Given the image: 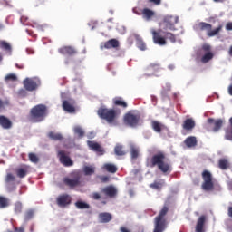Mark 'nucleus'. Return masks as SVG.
I'll return each instance as SVG.
<instances>
[{
  "mask_svg": "<svg viewBox=\"0 0 232 232\" xmlns=\"http://www.w3.org/2000/svg\"><path fill=\"white\" fill-rule=\"evenodd\" d=\"M166 159L165 153L159 151L154 154L152 158L148 161V167L159 169L163 175H169L172 171V168L169 162L164 161Z\"/></svg>",
  "mask_w": 232,
  "mask_h": 232,
  "instance_id": "nucleus-1",
  "label": "nucleus"
},
{
  "mask_svg": "<svg viewBox=\"0 0 232 232\" xmlns=\"http://www.w3.org/2000/svg\"><path fill=\"white\" fill-rule=\"evenodd\" d=\"M48 116V108L44 104L34 105L29 111V119L34 123L43 122Z\"/></svg>",
  "mask_w": 232,
  "mask_h": 232,
  "instance_id": "nucleus-2",
  "label": "nucleus"
},
{
  "mask_svg": "<svg viewBox=\"0 0 232 232\" xmlns=\"http://www.w3.org/2000/svg\"><path fill=\"white\" fill-rule=\"evenodd\" d=\"M152 36L153 43L157 45H167V39L170 40L171 44L176 43V35L173 33L162 31V29L153 30Z\"/></svg>",
  "mask_w": 232,
  "mask_h": 232,
  "instance_id": "nucleus-3",
  "label": "nucleus"
},
{
  "mask_svg": "<svg viewBox=\"0 0 232 232\" xmlns=\"http://www.w3.org/2000/svg\"><path fill=\"white\" fill-rule=\"evenodd\" d=\"M169 211V208L167 205L162 207L161 211H160L159 216L154 218V230L153 232H164L166 228L164 218L167 216Z\"/></svg>",
  "mask_w": 232,
  "mask_h": 232,
  "instance_id": "nucleus-4",
  "label": "nucleus"
},
{
  "mask_svg": "<svg viewBox=\"0 0 232 232\" xmlns=\"http://www.w3.org/2000/svg\"><path fill=\"white\" fill-rule=\"evenodd\" d=\"M97 115L109 124H113L116 122L118 113L116 110L113 109L100 108L99 111H97Z\"/></svg>",
  "mask_w": 232,
  "mask_h": 232,
  "instance_id": "nucleus-5",
  "label": "nucleus"
},
{
  "mask_svg": "<svg viewBox=\"0 0 232 232\" xmlns=\"http://www.w3.org/2000/svg\"><path fill=\"white\" fill-rule=\"evenodd\" d=\"M201 177L203 178V184H201V188L207 192L212 191L215 188V185L213 184V177L211 172L208 170H204L203 173H201Z\"/></svg>",
  "mask_w": 232,
  "mask_h": 232,
  "instance_id": "nucleus-6",
  "label": "nucleus"
},
{
  "mask_svg": "<svg viewBox=\"0 0 232 232\" xmlns=\"http://www.w3.org/2000/svg\"><path fill=\"white\" fill-rule=\"evenodd\" d=\"M72 178H64L63 184L69 187L70 188H74L76 187L82 186L81 181V174L79 173H72L71 174Z\"/></svg>",
  "mask_w": 232,
  "mask_h": 232,
  "instance_id": "nucleus-7",
  "label": "nucleus"
},
{
  "mask_svg": "<svg viewBox=\"0 0 232 232\" xmlns=\"http://www.w3.org/2000/svg\"><path fill=\"white\" fill-rule=\"evenodd\" d=\"M140 121V114H132L131 112H129L124 115V124L131 128L137 127Z\"/></svg>",
  "mask_w": 232,
  "mask_h": 232,
  "instance_id": "nucleus-8",
  "label": "nucleus"
},
{
  "mask_svg": "<svg viewBox=\"0 0 232 232\" xmlns=\"http://www.w3.org/2000/svg\"><path fill=\"white\" fill-rule=\"evenodd\" d=\"M39 80L35 78H27L23 81V85L27 92H34L39 87Z\"/></svg>",
  "mask_w": 232,
  "mask_h": 232,
  "instance_id": "nucleus-9",
  "label": "nucleus"
},
{
  "mask_svg": "<svg viewBox=\"0 0 232 232\" xmlns=\"http://www.w3.org/2000/svg\"><path fill=\"white\" fill-rule=\"evenodd\" d=\"M58 159H60V163L66 168L74 166V161H72V158L63 150L58 151Z\"/></svg>",
  "mask_w": 232,
  "mask_h": 232,
  "instance_id": "nucleus-10",
  "label": "nucleus"
},
{
  "mask_svg": "<svg viewBox=\"0 0 232 232\" xmlns=\"http://www.w3.org/2000/svg\"><path fill=\"white\" fill-rule=\"evenodd\" d=\"M179 23L178 16L168 15L163 18V24H165V30L176 31L175 24Z\"/></svg>",
  "mask_w": 232,
  "mask_h": 232,
  "instance_id": "nucleus-11",
  "label": "nucleus"
},
{
  "mask_svg": "<svg viewBox=\"0 0 232 232\" xmlns=\"http://www.w3.org/2000/svg\"><path fill=\"white\" fill-rule=\"evenodd\" d=\"M207 122L208 128H212L213 132H218L224 125V121L221 119L215 120L213 118H208Z\"/></svg>",
  "mask_w": 232,
  "mask_h": 232,
  "instance_id": "nucleus-12",
  "label": "nucleus"
},
{
  "mask_svg": "<svg viewBox=\"0 0 232 232\" xmlns=\"http://www.w3.org/2000/svg\"><path fill=\"white\" fill-rule=\"evenodd\" d=\"M72 204V196L68 194H62L57 197V205L60 208H66Z\"/></svg>",
  "mask_w": 232,
  "mask_h": 232,
  "instance_id": "nucleus-13",
  "label": "nucleus"
},
{
  "mask_svg": "<svg viewBox=\"0 0 232 232\" xmlns=\"http://www.w3.org/2000/svg\"><path fill=\"white\" fill-rule=\"evenodd\" d=\"M30 173V166L22 165L15 169V174L19 179H24Z\"/></svg>",
  "mask_w": 232,
  "mask_h": 232,
  "instance_id": "nucleus-14",
  "label": "nucleus"
},
{
  "mask_svg": "<svg viewBox=\"0 0 232 232\" xmlns=\"http://www.w3.org/2000/svg\"><path fill=\"white\" fill-rule=\"evenodd\" d=\"M120 48V42L117 39H111L108 42H105L102 45V50H111Z\"/></svg>",
  "mask_w": 232,
  "mask_h": 232,
  "instance_id": "nucleus-15",
  "label": "nucleus"
},
{
  "mask_svg": "<svg viewBox=\"0 0 232 232\" xmlns=\"http://www.w3.org/2000/svg\"><path fill=\"white\" fill-rule=\"evenodd\" d=\"M58 53H60L62 55L73 56L78 53V51H76V49L72 46H63L58 49Z\"/></svg>",
  "mask_w": 232,
  "mask_h": 232,
  "instance_id": "nucleus-16",
  "label": "nucleus"
},
{
  "mask_svg": "<svg viewBox=\"0 0 232 232\" xmlns=\"http://www.w3.org/2000/svg\"><path fill=\"white\" fill-rule=\"evenodd\" d=\"M102 193L111 198L117 196V188L113 186H108L102 189Z\"/></svg>",
  "mask_w": 232,
  "mask_h": 232,
  "instance_id": "nucleus-17",
  "label": "nucleus"
},
{
  "mask_svg": "<svg viewBox=\"0 0 232 232\" xmlns=\"http://www.w3.org/2000/svg\"><path fill=\"white\" fill-rule=\"evenodd\" d=\"M0 126L4 130H10L13 128V122L6 116L0 115Z\"/></svg>",
  "mask_w": 232,
  "mask_h": 232,
  "instance_id": "nucleus-18",
  "label": "nucleus"
},
{
  "mask_svg": "<svg viewBox=\"0 0 232 232\" xmlns=\"http://www.w3.org/2000/svg\"><path fill=\"white\" fill-rule=\"evenodd\" d=\"M185 130L191 131L195 128V121L192 118L186 119L182 124Z\"/></svg>",
  "mask_w": 232,
  "mask_h": 232,
  "instance_id": "nucleus-19",
  "label": "nucleus"
},
{
  "mask_svg": "<svg viewBox=\"0 0 232 232\" xmlns=\"http://www.w3.org/2000/svg\"><path fill=\"white\" fill-rule=\"evenodd\" d=\"M99 219L100 222H102V224H108L111 221V219H113V217L108 212H103L102 214H99Z\"/></svg>",
  "mask_w": 232,
  "mask_h": 232,
  "instance_id": "nucleus-20",
  "label": "nucleus"
},
{
  "mask_svg": "<svg viewBox=\"0 0 232 232\" xmlns=\"http://www.w3.org/2000/svg\"><path fill=\"white\" fill-rule=\"evenodd\" d=\"M89 149L92 150L97 152V153H103L104 150L102 149V146L99 145V143H96L95 141H87Z\"/></svg>",
  "mask_w": 232,
  "mask_h": 232,
  "instance_id": "nucleus-21",
  "label": "nucleus"
},
{
  "mask_svg": "<svg viewBox=\"0 0 232 232\" xmlns=\"http://www.w3.org/2000/svg\"><path fill=\"white\" fill-rule=\"evenodd\" d=\"M228 127L225 129V140L232 141V117L228 119Z\"/></svg>",
  "mask_w": 232,
  "mask_h": 232,
  "instance_id": "nucleus-22",
  "label": "nucleus"
},
{
  "mask_svg": "<svg viewBox=\"0 0 232 232\" xmlns=\"http://www.w3.org/2000/svg\"><path fill=\"white\" fill-rule=\"evenodd\" d=\"M204 224H206V216H200L196 224V232H205Z\"/></svg>",
  "mask_w": 232,
  "mask_h": 232,
  "instance_id": "nucleus-23",
  "label": "nucleus"
},
{
  "mask_svg": "<svg viewBox=\"0 0 232 232\" xmlns=\"http://www.w3.org/2000/svg\"><path fill=\"white\" fill-rule=\"evenodd\" d=\"M62 108H63L64 111H67L69 113H74L75 108L73 105H72L68 101H63L62 103Z\"/></svg>",
  "mask_w": 232,
  "mask_h": 232,
  "instance_id": "nucleus-24",
  "label": "nucleus"
},
{
  "mask_svg": "<svg viewBox=\"0 0 232 232\" xmlns=\"http://www.w3.org/2000/svg\"><path fill=\"white\" fill-rule=\"evenodd\" d=\"M103 169H105L106 171H108L111 174H116L118 168L116 165H114L112 163H105V164H103Z\"/></svg>",
  "mask_w": 232,
  "mask_h": 232,
  "instance_id": "nucleus-25",
  "label": "nucleus"
},
{
  "mask_svg": "<svg viewBox=\"0 0 232 232\" xmlns=\"http://www.w3.org/2000/svg\"><path fill=\"white\" fill-rule=\"evenodd\" d=\"M218 168L222 170H227L230 168L229 160L227 159H219L218 160Z\"/></svg>",
  "mask_w": 232,
  "mask_h": 232,
  "instance_id": "nucleus-26",
  "label": "nucleus"
},
{
  "mask_svg": "<svg viewBox=\"0 0 232 232\" xmlns=\"http://www.w3.org/2000/svg\"><path fill=\"white\" fill-rule=\"evenodd\" d=\"M130 159L137 160L139 157V149L134 144L130 145Z\"/></svg>",
  "mask_w": 232,
  "mask_h": 232,
  "instance_id": "nucleus-27",
  "label": "nucleus"
},
{
  "mask_svg": "<svg viewBox=\"0 0 232 232\" xmlns=\"http://www.w3.org/2000/svg\"><path fill=\"white\" fill-rule=\"evenodd\" d=\"M112 103H114L115 106L121 107V108H128V103L122 100V98H114L112 100Z\"/></svg>",
  "mask_w": 232,
  "mask_h": 232,
  "instance_id": "nucleus-28",
  "label": "nucleus"
},
{
  "mask_svg": "<svg viewBox=\"0 0 232 232\" xmlns=\"http://www.w3.org/2000/svg\"><path fill=\"white\" fill-rule=\"evenodd\" d=\"M10 206V199L6 197L0 196V209H5Z\"/></svg>",
  "mask_w": 232,
  "mask_h": 232,
  "instance_id": "nucleus-29",
  "label": "nucleus"
},
{
  "mask_svg": "<svg viewBox=\"0 0 232 232\" xmlns=\"http://www.w3.org/2000/svg\"><path fill=\"white\" fill-rule=\"evenodd\" d=\"M185 144L188 148L196 147L198 144L197 138L196 137H188L185 140Z\"/></svg>",
  "mask_w": 232,
  "mask_h": 232,
  "instance_id": "nucleus-30",
  "label": "nucleus"
},
{
  "mask_svg": "<svg viewBox=\"0 0 232 232\" xmlns=\"http://www.w3.org/2000/svg\"><path fill=\"white\" fill-rule=\"evenodd\" d=\"M155 16V13L149 8H144L143 9V18L147 21H150V19Z\"/></svg>",
  "mask_w": 232,
  "mask_h": 232,
  "instance_id": "nucleus-31",
  "label": "nucleus"
},
{
  "mask_svg": "<svg viewBox=\"0 0 232 232\" xmlns=\"http://www.w3.org/2000/svg\"><path fill=\"white\" fill-rule=\"evenodd\" d=\"M198 28L200 31H211L212 30V24L208 23L200 22L198 24Z\"/></svg>",
  "mask_w": 232,
  "mask_h": 232,
  "instance_id": "nucleus-32",
  "label": "nucleus"
},
{
  "mask_svg": "<svg viewBox=\"0 0 232 232\" xmlns=\"http://www.w3.org/2000/svg\"><path fill=\"white\" fill-rule=\"evenodd\" d=\"M221 30H222V25H218V27H217L216 29L208 30L207 35L208 37H215L221 32Z\"/></svg>",
  "mask_w": 232,
  "mask_h": 232,
  "instance_id": "nucleus-33",
  "label": "nucleus"
},
{
  "mask_svg": "<svg viewBox=\"0 0 232 232\" xmlns=\"http://www.w3.org/2000/svg\"><path fill=\"white\" fill-rule=\"evenodd\" d=\"M152 129L157 133H160L162 131V129H164V125H162L160 122L153 121H152Z\"/></svg>",
  "mask_w": 232,
  "mask_h": 232,
  "instance_id": "nucleus-34",
  "label": "nucleus"
},
{
  "mask_svg": "<svg viewBox=\"0 0 232 232\" xmlns=\"http://www.w3.org/2000/svg\"><path fill=\"white\" fill-rule=\"evenodd\" d=\"M47 137L53 140H63V134L50 131Z\"/></svg>",
  "mask_w": 232,
  "mask_h": 232,
  "instance_id": "nucleus-35",
  "label": "nucleus"
},
{
  "mask_svg": "<svg viewBox=\"0 0 232 232\" xmlns=\"http://www.w3.org/2000/svg\"><path fill=\"white\" fill-rule=\"evenodd\" d=\"M0 48L6 51L8 53H12V45L7 42H0Z\"/></svg>",
  "mask_w": 232,
  "mask_h": 232,
  "instance_id": "nucleus-36",
  "label": "nucleus"
},
{
  "mask_svg": "<svg viewBox=\"0 0 232 232\" xmlns=\"http://www.w3.org/2000/svg\"><path fill=\"white\" fill-rule=\"evenodd\" d=\"M75 208L78 209H90V205L83 201H76Z\"/></svg>",
  "mask_w": 232,
  "mask_h": 232,
  "instance_id": "nucleus-37",
  "label": "nucleus"
},
{
  "mask_svg": "<svg viewBox=\"0 0 232 232\" xmlns=\"http://www.w3.org/2000/svg\"><path fill=\"white\" fill-rule=\"evenodd\" d=\"M115 155L117 156H125L126 151L123 150L122 145H116L114 149Z\"/></svg>",
  "mask_w": 232,
  "mask_h": 232,
  "instance_id": "nucleus-38",
  "label": "nucleus"
},
{
  "mask_svg": "<svg viewBox=\"0 0 232 232\" xmlns=\"http://www.w3.org/2000/svg\"><path fill=\"white\" fill-rule=\"evenodd\" d=\"M162 186H164V180H160L154 181L152 184L150 185V188L153 189H161Z\"/></svg>",
  "mask_w": 232,
  "mask_h": 232,
  "instance_id": "nucleus-39",
  "label": "nucleus"
},
{
  "mask_svg": "<svg viewBox=\"0 0 232 232\" xmlns=\"http://www.w3.org/2000/svg\"><path fill=\"white\" fill-rule=\"evenodd\" d=\"M213 59V53L212 52H208L207 53L204 54V56L201 58V63H207L209 61Z\"/></svg>",
  "mask_w": 232,
  "mask_h": 232,
  "instance_id": "nucleus-40",
  "label": "nucleus"
},
{
  "mask_svg": "<svg viewBox=\"0 0 232 232\" xmlns=\"http://www.w3.org/2000/svg\"><path fill=\"white\" fill-rule=\"evenodd\" d=\"M22 210H23V205L20 201L16 202L14 205V212L16 214V215H19L22 213Z\"/></svg>",
  "mask_w": 232,
  "mask_h": 232,
  "instance_id": "nucleus-41",
  "label": "nucleus"
},
{
  "mask_svg": "<svg viewBox=\"0 0 232 232\" xmlns=\"http://www.w3.org/2000/svg\"><path fill=\"white\" fill-rule=\"evenodd\" d=\"M136 47L139 48V50L140 51L147 50L146 44L141 39H138V41H136Z\"/></svg>",
  "mask_w": 232,
  "mask_h": 232,
  "instance_id": "nucleus-42",
  "label": "nucleus"
},
{
  "mask_svg": "<svg viewBox=\"0 0 232 232\" xmlns=\"http://www.w3.org/2000/svg\"><path fill=\"white\" fill-rule=\"evenodd\" d=\"M29 161L34 164H37L39 162V158L36 156L35 153H29L28 154Z\"/></svg>",
  "mask_w": 232,
  "mask_h": 232,
  "instance_id": "nucleus-43",
  "label": "nucleus"
},
{
  "mask_svg": "<svg viewBox=\"0 0 232 232\" xmlns=\"http://www.w3.org/2000/svg\"><path fill=\"white\" fill-rule=\"evenodd\" d=\"M84 174H85V176H91L92 174H95V169L92 168L90 166H85L84 167Z\"/></svg>",
  "mask_w": 232,
  "mask_h": 232,
  "instance_id": "nucleus-44",
  "label": "nucleus"
},
{
  "mask_svg": "<svg viewBox=\"0 0 232 232\" xmlns=\"http://www.w3.org/2000/svg\"><path fill=\"white\" fill-rule=\"evenodd\" d=\"M73 132L79 136V138H83L84 137V131L81 127H75L73 128Z\"/></svg>",
  "mask_w": 232,
  "mask_h": 232,
  "instance_id": "nucleus-45",
  "label": "nucleus"
},
{
  "mask_svg": "<svg viewBox=\"0 0 232 232\" xmlns=\"http://www.w3.org/2000/svg\"><path fill=\"white\" fill-rule=\"evenodd\" d=\"M5 81L6 82H16L18 81V78L16 77L15 74H7L6 77H5Z\"/></svg>",
  "mask_w": 232,
  "mask_h": 232,
  "instance_id": "nucleus-46",
  "label": "nucleus"
},
{
  "mask_svg": "<svg viewBox=\"0 0 232 232\" xmlns=\"http://www.w3.org/2000/svg\"><path fill=\"white\" fill-rule=\"evenodd\" d=\"M34 218V210L29 209L28 211H25L24 213V219L25 221H28Z\"/></svg>",
  "mask_w": 232,
  "mask_h": 232,
  "instance_id": "nucleus-47",
  "label": "nucleus"
},
{
  "mask_svg": "<svg viewBox=\"0 0 232 232\" xmlns=\"http://www.w3.org/2000/svg\"><path fill=\"white\" fill-rule=\"evenodd\" d=\"M147 70L149 71H153L157 72L160 70V64L159 63H150L148 67Z\"/></svg>",
  "mask_w": 232,
  "mask_h": 232,
  "instance_id": "nucleus-48",
  "label": "nucleus"
},
{
  "mask_svg": "<svg viewBox=\"0 0 232 232\" xmlns=\"http://www.w3.org/2000/svg\"><path fill=\"white\" fill-rule=\"evenodd\" d=\"M9 105H10L9 101H3L0 99V112L4 111L5 108Z\"/></svg>",
  "mask_w": 232,
  "mask_h": 232,
  "instance_id": "nucleus-49",
  "label": "nucleus"
},
{
  "mask_svg": "<svg viewBox=\"0 0 232 232\" xmlns=\"http://www.w3.org/2000/svg\"><path fill=\"white\" fill-rule=\"evenodd\" d=\"M15 181V177L13 176L12 173H9L6 175V182L9 183V182H14Z\"/></svg>",
  "mask_w": 232,
  "mask_h": 232,
  "instance_id": "nucleus-50",
  "label": "nucleus"
},
{
  "mask_svg": "<svg viewBox=\"0 0 232 232\" xmlns=\"http://www.w3.org/2000/svg\"><path fill=\"white\" fill-rule=\"evenodd\" d=\"M92 198H93V200H100L102 196L99 194V192H93V194H92Z\"/></svg>",
  "mask_w": 232,
  "mask_h": 232,
  "instance_id": "nucleus-51",
  "label": "nucleus"
},
{
  "mask_svg": "<svg viewBox=\"0 0 232 232\" xmlns=\"http://www.w3.org/2000/svg\"><path fill=\"white\" fill-rule=\"evenodd\" d=\"M202 49H203L204 52L211 53L210 52L211 51V45L204 44Z\"/></svg>",
  "mask_w": 232,
  "mask_h": 232,
  "instance_id": "nucleus-52",
  "label": "nucleus"
},
{
  "mask_svg": "<svg viewBox=\"0 0 232 232\" xmlns=\"http://www.w3.org/2000/svg\"><path fill=\"white\" fill-rule=\"evenodd\" d=\"M100 180H102V182H103V183L109 182V177L102 176V178H100Z\"/></svg>",
  "mask_w": 232,
  "mask_h": 232,
  "instance_id": "nucleus-53",
  "label": "nucleus"
},
{
  "mask_svg": "<svg viewBox=\"0 0 232 232\" xmlns=\"http://www.w3.org/2000/svg\"><path fill=\"white\" fill-rule=\"evenodd\" d=\"M225 28L227 29V31H232V22H228Z\"/></svg>",
  "mask_w": 232,
  "mask_h": 232,
  "instance_id": "nucleus-54",
  "label": "nucleus"
},
{
  "mask_svg": "<svg viewBox=\"0 0 232 232\" xmlns=\"http://www.w3.org/2000/svg\"><path fill=\"white\" fill-rule=\"evenodd\" d=\"M227 232H232V220L227 222Z\"/></svg>",
  "mask_w": 232,
  "mask_h": 232,
  "instance_id": "nucleus-55",
  "label": "nucleus"
},
{
  "mask_svg": "<svg viewBox=\"0 0 232 232\" xmlns=\"http://www.w3.org/2000/svg\"><path fill=\"white\" fill-rule=\"evenodd\" d=\"M14 230L17 231V232H24V227H15ZM6 232H13L12 230H7Z\"/></svg>",
  "mask_w": 232,
  "mask_h": 232,
  "instance_id": "nucleus-56",
  "label": "nucleus"
},
{
  "mask_svg": "<svg viewBox=\"0 0 232 232\" xmlns=\"http://www.w3.org/2000/svg\"><path fill=\"white\" fill-rule=\"evenodd\" d=\"M150 3H153L156 5H159L161 4V0H150Z\"/></svg>",
  "mask_w": 232,
  "mask_h": 232,
  "instance_id": "nucleus-57",
  "label": "nucleus"
},
{
  "mask_svg": "<svg viewBox=\"0 0 232 232\" xmlns=\"http://www.w3.org/2000/svg\"><path fill=\"white\" fill-rule=\"evenodd\" d=\"M227 215H228V218H232V207H228Z\"/></svg>",
  "mask_w": 232,
  "mask_h": 232,
  "instance_id": "nucleus-58",
  "label": "nucleus"
},
{
  "mask_svg": "<svg viewBox=\"0 0 232 232\" xmlns=\"http://www.w3.org/2000/svg\"><path fill=\"white\" fill-rule=\"evenodd\" d=\"M120 231L121 232H130V230L128 228H126L125 227H121Z\"/></svg>",
  "mask_w": 232,
  "mask_h": 232,
  "instance_id": "nucleus-59",
  "label": "nucleus"
},
{
  "mask_svg": "<svg viewBox=\"0 0 232 232\" xmlns=\"http://www.w3.org/2000/svg\"><path fill=\"white\" fill-rule=\"evenodd\" d=\"M228 94L232 96V84L228 86Z\"/></svg>",
  "mask_w": 232,
  "mask_h": 232,
  "instance_id": "nucleus-60",
  "label": "nucleus"
},
{
  "mask_svg": "<svg viewBox=\"0 0 232 232\" xmlns=\"http://www.w3.org/2000/svg\"><path fill=\"white\" fill-rule=\"evenodd\" d=\"M228 55L232 58V44L230 45V49H228Z\"/></svg>",
  "mask_w": 232,
  "mask_h": 232,
  "instance_id": "nucleus-61",
  "label": "nucleus"
},
{
  "mask_svg": "<svg viewBox=\"0 0 232 232\" xmlns=\"http://www.w3.org/2000/svg\"><path fill=\"white\" fill-rule=\"evenodd\" d=\"M169 70H174V65L173 64L169 65Z\"/></svg>",
  "mask_w": 232,
  "mask_h": 232,
  "instance_id": "nucleus-62",
  "label": "nucleus"
},
{
  "mask_svg": "<svg viewBox=\"0 0 232 232\" xmlns=\"http://www.w3.org/2000/svg\"><path fill=\"white\" fill-rule=\"evenodd\" d=\"M29 230H30V232H34V226H31Z\"/></svg>",
  "mask_w": 232,
  "mask_h": 232,
  "instance_id": "nucleus-63",
  "label": "nucleus"
},
{
  "mask_svg": "<svg viewBox=\"0 0 232 232\" xmlns=\"http://www.w3.org/2000/svg\"><path fill=\"white\" fill-rule=\"evenodd\" d=\"M16 67H18L20 70H22L24 68L23 65L19 66L18 64H16Z\"/></svg>",
  "mask_w": 232,
  "mask_h": 232,
  "instance_id": "nucleus-64",
  "label": "nucleus"
}]
</instances>
